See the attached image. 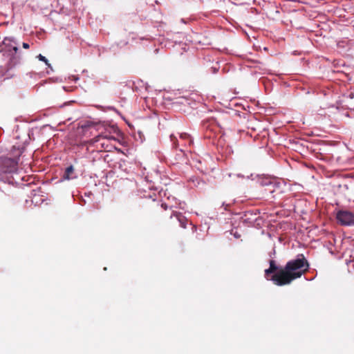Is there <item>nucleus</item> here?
Listing matches in <instances>:
<instances>
[{"instance_id":"20e7f679","label":"nucleus","mask_w":354,"mask_h":354,"mask_svg":"<svg viewBox=\"0 0 354 354\" xmlns=\"http://www.w3.org/2000/svg\"><path fill=\"white\" fill-rule=\"evenodd\" d=\"M336 219L342 225H354V214L350 211H338Z\"/></svg>"},{"instance_id":"9d476101","label":"nucleus","mask_w":354,"mask_h":354,"mask_svg":"<svg viewBox=\"0 0 354 354\" xmlns=\"http://www.w3.org/2000/svg\"><path fill=\"white\" fill-rule=\"evenodd\" d=\"M180 139L183 143L182 145H186L187 144L190 145L192 144V140L190 136L187 133H182L180 134Z\"/></svg>"},{"instance_id":"0eeeda50","label":"nucleus","mask_w":354,"mask_h":354,"mask_svg":"<svg viewBox=\"0 0 354 354\" xmlns=\"http://www.w3.org/2000/svg\"><path fill=\"white\" fill-rule=\"evenodd\" d=\"M3 44L6 47L12 48L15 53H17L18 52L19 48L17 46V43L15 42V41L14 40L13 38H12V37H5L3 41Z\"/></svg>"},{"instance_id":"2eb2a0df","label":"nucleus","mask_w":354,"mask_h":354,"mask_svg":"<svg viewBox=\"0 0 354 354\" xmlns=\"http://www.w3.org/2000/svg\"><path fill=\"white\" fill-rule=\"evenodd\" d=\"M161 207H162L165 210H167V207H168L166 203H162V204H161Z\"/></svg>"},{"instance_id":"39448f33","label":"nucleus","mask_w":354,"mask_h":354,"mask_svg":"<svg viewBox=\"0 0 354 354\" xmlns=\"http://www.w3.org/2000/svg\"><path fill=\"white\" fill-rule=\"evenodd\" d=\"M175 217L176 219L179 222L180 226L185 229L187 227V219L182 213L178 212H173L170 215V218Z\"/></svg>"},{"instance_id":"423d86ee","label":"nucleus","mask_w":354,"mask_h":354,"mask_svg":"<svg viewBox=\"0 0 354 354\" xmlns=\"http://www.w3.org/2000/svg\"><path fill=\"white\" fill-rule=\"evenodd\" d=\"M279 270L280 269L276 265L275 261L270 260L269 268L265 270L266 278L268 280H270L271 277H269V275L274 272L277 273V272H279Z\"/></svg>"},{"instance_id":"6e6552de","label":"nucleus","mask_w":354,"mask_h":354,"mask_svg":"<svg viewBox=\"0 0 354 354\" xmlns=\"http://www.w3.org/2000/svg\"><path fill=\"white\" fill-rule=\"evenodd\" d=\"M19 60L20 57L15 55L10 57L8 62L6 65V71H8L9 70L14 68L19 62Z\"/></svg>"},{"instance_id":"f257e3e1","label":"nucleus","mask_w":354,"mask_h":354,"mask_svg":"<svg viewBox=\"0 0 354 354\" xmlns=\"http://www.w3.org/2000/svg\"><path fill=\"white\" fill-rule=\"evenodd\" d=\"M309 269V263L303 254L300 258L288 261L283 268L271 276L270 280L279 286L290 284L293 280L300 278Z\"/></svg>"},{"instance_id":"f03ea898","label":"nucleus","mask_w":354,"mask_h":354,"mask_svg":"<svg viewBox=\"0 0 354 354\" xmlns=\"http://www.w3.org/2000/svg\"><path fill=\"white\" fill-rule=\"evenodd\" d=\"M111 140H116V139L112 136L102 133L96 136L88 142L90 145H95L96 148L100 151H110L113 148L111 144Z\"/></svg>"},{"instance_id":"9b49d317","label":"nucleus","mask_w":354,"mask_h":354,"mask_svg":"<svg viewBox=\"0 0 354 354\" xmlns=\"http://www.w3.org/2000/svg\"><path fill=\"white\" fill-rule=\"evenodd\" d=\"M170 139H171V141L173 143V145L175 148H177L178 146V140L176 138V136H174L173 134H171L170 136Z\"/></svg>"},{"instance_id":"4468645a","label":"nucleus","mask_w":354,"mask_h":354,"mask_svg":"<svg viewBox=\"0 0 354 354\" xmlns=\"http://www.w3.org/2000/svg\"><path fill=\"white\" fill-rule=\"evenodd\" d=\"M22 46L25 49H28L30 47L29 44L28 43H25V42L23 43Z\"/></svg>"},{"instance_id":"1a4fd4ad","label":"nucleus","mask_w":354,"mask_h":354,"mask_svg":"<svg viewBox=\"0 0 354 354\" xmlns=\"http://www.w3.org/2000/svg\"><path fill=\"white\" fill-rule=\"evenodd\" d=\"M73 174H74V167H73V166L70 165L69 167H68L66 169L64 174L63 176V178L66 180L73 179L75 178V176H73Z\"/></svg>"},{"instance_id":"7ed1b4c3","label":"nucleus","mask_w":354,"mask_h":354,"mask_svg":"<svg viewBox=\"0 0 354 354\" xmlns=\"http://www.w3.org/2000/svg\"><path fill=\"white\" fill-rule=\"evenodd\" d=\"M18 158L0 157V175L6 173H12L17 171Z\"/></svg>"},{"instance_id":"f8f14e48","label":"nucleus","mask_w":354,"mask_h":354,"mask_svg":"<svg viewBox=\"0 0 354 354\" xmlns=\"http://www.w3.org/2000/svg\"><path fill=\"white\" fill-rule=\"evenodd\" d=\"M37 58H38L40 61L45 62V64H46V65H48V66H50V64L48 63V59H47L44 56H43L42 55L39 54V55L37 56Z\"/></svg>"},{"instance_id":"ddd939ff","label":"nucleus","mask_w":354,"mask_h":354,"mask_svg":"<svg viewBox=\"0 0 354 354\" xmlns=\"http://www.w3.org/2000/svg\"><path fill=\"white\" fill-rule=\"evenodd\" d=\"M6 194L0 189V202L3 201L6 199Z\"/></svg>"}]
</instances>
